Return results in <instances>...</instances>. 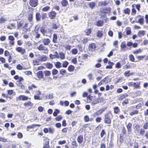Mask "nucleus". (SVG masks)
<instances>
[{
    "mask_svg": "<svg viewBox=\"0 0 148 148\" xmlns=\"http://www.w3.org/2000/svg\"><path fill=\"white\" fill-rule=\"evenodd\" d=\"M40 31L44 36H49L53 32L52 30L48 28L45 25L42 26L40 29Z\"/></svg>",
    "mask_w": 148,
    "mask_h": 148,
    "instance_id": "f257e3e1",
    "label": "nucleus"
},
{
    "mask_svg": "<svg viewBox=\"0 0 148 148\" xmlns=\"http://www.w3.org/2000/svg\"><path fill=\"white\" fill-rule=\"evenodd\" d=\"M111 115V114L110 113H107L104 115V122L106 124H108V126H110V124L111 123V119L110 118Z\"/></svg>",
    "mask_w": 148,
    "mask_h": 148,
    "instance_id": "f03ea898",
    "label": "nucleus"
},
{
    "mask_svg": "<svg viewBox=\"0 0 148 148\" xmlns=\"http://www.w3.org/2000/svg\"><path fill=\"white\" fill-rule=\"evenodd\" d=\"M37 48L40 51H43L44 53L46 54L48 53V49L42 44H40L37 47Z\"/></svg>",
    "mask_w": 148,
    "mask_h": 148,
    "instance_id": "7ed1b4c3",
    "label": "nucleus"
},
{
    "mask_svg": "<svg viewBox=\"0 0 148 148\" xmlns=\"http://www.w3.org/2000/svg\"><path fill=\"white\" fill-rule=\"evenodd\" d=\"M29 4L32 7H35L38 4V0H29Z\"/></svg>",
    "mask_w": 148,
    "mask_h": 148,
    "instance_id": "20e7f679",
    "label": "nucleus"
},
{
    "mask_svg": "<svg viewBox=\"0 0 148 148\" xmlns=\"http://www.w3.org/2000/svg\"><path fill=\"white\" fill-rule=\"evenodd\" d=\"M29 99L28 97L24 95H20L18 97L16 98L17 101L22 100L23 101L27 100Z\"/></svg>",
    "mask_w": 148,
    "mask_h": 148,
    "instance_id": "39448f33",
    "label": "nucleus"
},
{
    "mask_svg": "<svg viewBox=\"0 0 148 148\" xmlns=\"http://www.w3.org/2000/svg\"><path fill=\"white\" fill-rule=\"evenodd\" d=\"M25 23V20L23 19L21 20L19 22L17 23V29H19L22 27H23Z\"/></svg>",
    "mask_w": 148,
    "mask_h": 148,
    "instance_id": "423d86ee",
    "label": "nucleus"
},
{
    "mask_svg": "<svg viewBox=\"0 0 148 148\" xmlns=\"http://www.w3.org/2000/svg\"><path fill=\"white\" fill-rule=\"evenodd\" d=\"M16 50L17 52L21 53V54H23L25 52V49L20 47L16 48Z\"/></svg>",
    "mask_w": 148,
    "mask_h": 148,
    "instance_id": "0eeeda50",
    "label": "nucleus"
},
{
    "mask_svg": "<svg viewBox=\"0 0 148 148\" xmlns=\"http://www.w3.org/2000/svg\"><path fill=\"white\" fill-rule=\"evenodd\" d=\"M49 57L51 59L56 58H59V54L57 51H55L54 53L53 54H50L49 55Z\"/></svg>",
    "mask_w": 148,
    "mask_h": 148,
    "instance_id": "6e6552de",
    "label": "nucleus"
},
{
    "mask_svg": "<svg viewBox=\"0 0 148 148\" xmlns=\"http://www.w3.org/2000/svg\"><path fill=\"white\" fill-rule=\"evenodd\" d=\"M96 48L95 45L93 43L90 44L88 46V49L90 51H94Z\"/></svg>",
    "mask_w": 148,
    "mask_h": 148,
    "instance_id": "1a4fd4ad",
    "label": "nucleus"
},
{
    "mask_svg": "<svg viewBox=\"0 0 148 148\" xmlns=\"http://www.w3.org/2000/svg\"><path fill=\"white\" fill-rule=\"evenodd\" d=\"M105 110V109L104 108H102L100 110H97L95 112L94 114V115L98 116L101 115Z\"/></svg>",
    "mask_w": 148,
    "mask_h": 148,
    "instance_id": "9d476101",
    "label": "nucleus"
},
{
    "mask_svg": "<svg viewBox=\"0 0 148 148\" xmlns=\"http://www.w3.org/2000/svg\"><path fill=\"white\" fill-rule=\"evenodd\" d=\"M91 100V103L92 105L93 106L98 103L97 99H95L93 100L91 99V98L90 97H88L87 99V101L89 102V101Z\"/></svg>",
    "mask_w": 148,
    "mask_h": 148,
    "instance_id": "9b49d317",
    "label": "nucleus"
},
{
    "mask_svg": "<svg viewBox=\"0 0 148 148\" xmlns=\"http://www.w3.org/2000/svg\"><path fill=\"white\" fill-rule=\"evenodd\" d=\"M42 42L45 45H48L50 42V40L49 38H44L42 40Z\"/></svg>",
    "mask_w": 148,
    "mask_h": 148,
    "instance_id": "f8f14e48",
    "label": "nucleus"
},
{
    "mask_svg": "<svg viewBox=\"0 0 148 148\" xmlns=\"http://www.w3.org/2000/svg\"><path fill=\"white\" fill-rule=\"evenodd\" d=\"M56 13L55 12L52 11L49 13V18L51 19H53L56 17Z\"/></svg>",
    "mask_w": 148,
    "mask_h": 148,
    "instance_id": "ddd939ff",
    "label": "nucleus"
},
{
    "mask_svg": "<svg viewBox=\"0 0 148 148\" xmlns=\"http://www.w3.org/2000/svg\"><path fill=\"white\" fill-rule=\"evenodd\" d=\"M47 56L45 55H42L39 57L38 60L41 62H45L47 60Z\"/></svg>",
    "mask_w": 148,
    "mask_h": 148,
    "instance_id": "4468645a",
    "label": "nucleus"
},
{
    "mask_svg": "<svg viewBox=\"0 0 148 148\" xmlns=\"http://www.w3.org/2000/svg\"><path fill=\"white\" fill-rule=\"evenodd\" d=\"M38 77L39 79H41L43 78V75L42 71H39L37 73Z\"/></svg>",
    "mask_w": 148,
    "mask_h": 148,
    "instance_id": "2eb2a0df",
    "label": "nucleus"
},
{
    "mask_svg": "<svg viewBox=\"0 0 148 148\" xmlns=\"http://www.w3.org/2000/svg\"><path fill=\"white\" fill-rule=\"evenodd\" d=\"M41 125L39 124H32L30 126H28L27 127V131H29V129H32L34 128L36 126L40 127Z\"/></svg>",
    "mask_w": 148,
    "mask_h": 148,
    "instance_id": "dca6fc26",
    "label": "nucleus"
},
{
    "mask_svg": "<svg viewBox=\"0 0 148 148\" xmlns=\"http://www.w3.org/2000/svg\"><path fill=\"white\" fill-rule=\"evenodd\" d=\"M132 127V124L129 123L127 125L126 127L127 129V132L129 133H130L132 132L131 127Z\"/></svg>",
    "mask_w": 148,
    "mask_h": 148,
    "instance_id": "f3484780",
    "label": "nucleus"
},
{
    "mask_svg": "<svg viewBox=\"0 0 148 148\" xmlns=\"http://www.w3.org/2000/svg\"><path fill=\"white\" fill-rule=\"evenodd\" d=\"M45 140V143L44 144V146L43 148H49V140L47 138H46Z\"/></svg>",
    "mask_w": 148,
    "mask_h": 148,
    "instance_id": "a211bd4d",
    "label": "nucleus"
},
{
    "mask_svg": "<svg viewBox=\"0 0 148 148\" xmlns=\"http://www.w3.org/2000/svg\"><path fill=\"white\" fill-rule=\"evenodd\" d=\"M77 140L79 144H81L83 141V136L80 135L78 136L77 138Z\"/></svg>",
    "mask_w": 148,
    "mask_h": 148,
    "instance_id": "6ab92c4d",
    "label": "nucleus"
},
{
    "mask_svg": "<svg viewBox=\"0 0 148 148\" xmlns=\"http://www.w3.org/2000/svg\"><path fill=\"white\" fill-rule=\"evenodd\" d=\"M59 54V58L61 60H64L65 58V54L63 52H60Z\"/></svg>",
    "mask_w": 148,
    "mask_h": 148,
    "instance_id": "aec40b11",
    "label": "nucleus"
},
{
    "mask_svg": "<svg viewBox=\"0 0 148 148\" xmlns=\"http://www.w3.org/2000/svg\"><path fill=\"white\" fill-rule=\"evenodd\" d=\"M145 32L143 30L139 31L137 35L140 37H141L143 36L145 34Z\"/></svg>",
    "mask_w": 148,
    "mask_h": 148,
    "instance_id": "412c9836",
    "label": "nucleus"
},
{
    "mask_svg": "<svg viewBox=\"0 0 148 148\" xmlns=\"http://www.w3.org/2000/svg\"><path fill=\"white\" fill-rule=\"evenodd\" d=\"M128 95L126 93H125L120 95L119 98V100L121 101L124 99L125 97H128Z\"/></svg>",
    "mask_w": 148,
    "mask_h": 148,
    "instance_id": "4be33fe9",
    "label": "nucleus"
},
{
    "mask_svg": "<svg viewBox=\"0 0 148 148\" xmlns=\"http://www.w3.org/2000/svg\"><path fill=\"white\" fill-rule=\"evenodd\" d=\"M16 84L18 86L21 87V88L23 89L25 88V87L23 84L19 81H17L16 82Z\"/></svg>",
    "mask_w": 148,
    "mask_h": 148,
    "instance_id": "5701e85b",
    "label": "nucleus"
},
{
    "mask_svg": "<svg viewBox=\"0 0 148 148\" xmlns=\"http://www.w3.org/2000/svg\"><path fill=\"white\" fill-rule=\"evenodd\" d=\"M126 45L125 42H121L120 47L122 51L125 50V48L126 47Z\"/></svg>",
    "mask_w": 148,
    "mask_h": 148,
    "instance_id": "b1692460",
    "label": "nucleus"
},
{
    "mask_svg": "<svg viewBox=\"0 0 148 148\" xmlns=\"http://www.w3.org/2000/svg\"><path fill=\"white\" fill-rule=\"evenodd\" d=\"M62 6L63 7L66 6L68 4V1L67 0H62L61 2Z\"/></svg>",
    "mask_w": 148,
    "mask_h": 148,
    "instance_id": "393cba45",
    "label": "nucleus"
},
{
    "mask_svg": "<svg viewBox=\"0 0 148 148\" xmlns=\"http://www.w3.org/2000/svg\"><path fill=\"white\" fill-rule=\"evenodd\" d=\"M84 32L86 35L89 36L91 32V28L87 29L85 30Z\"/></svg>",
    "mask_w": 148,
    "mask_h": 148,
    "instance_id": "a878e982",
    "label": "nucleus"
},
{
    "mask_svg": "<svg viewBox=\"0 0 148 148\" xmlns=\"http://www.w3.org/2000/svg\"><path fill=\"white\" fill-rule=\"evenodd\" d=\"M56 68H60L62 67V63L59 62H57L55 64Z\"/></svg>",
    "mask_w": 148,
    "mask_h": 148,
    "instance_id": "bb28decb",
    "label": "nucleus"
},
{
    "mask_svg": "<svg viewBox=\"0 0 148 148\" xmlns=\"http://www.w3.org/2000/svg\"><path fill=\"white\" fill-rule=\"evenodd\" d=\"M24 105L25 106H33V104L30 101L25 102L24 103Z\"/></svg>",
    "mask_w": 148,
    "mask_h": 148,
    "instance_id": "cd10ccee",
    "label": "nucleus"
},
{
    "mask_svg": "<svg viewBox=\"0 0 148 148\" xmlns=\"http://www.w3.org/2000/svg\"><path fill=\"white\" fill-rule=\"evenodd\" d=\"M87 77H88L89 80L90 81L93 80L94 78H93L92 74L91 73H89L88 74Z\"/></svg>",
    "mask_w": 148,
    "mask_h": 148,
    "instance_id": "c85d7f7f",
    "label": "nucleus"
},
{
    "mask_svg": "<svg viewBox=\"0 0 148 148\" xmlns=\"http://www.w3.org/2000/svg\"><path fill=\"white\" fill-rule=\"evenodd\" d=\"M89 7L92 9L95 6V2H91L88 3Z\"/></svg>",
    "mask_w": 148,
    "mask_h": 148,
    "instance_id": "c756f323",
    "label": "nucleus"
},
{
    "mask_svg": "<svg viewBox=\"0 0 148 148\" xmlns=\"http://www.w3.org/2000/svg\"><path fill=\"white\" fill-rule=\"evenodd\" d=\"M107 5L106 2L105 1L99 2L98 3V5L99 6H105Z\"/></svg>",
    "mask_w": 148,
    "mask_h": 148,
    "instance_id": "7c9ffc66",
    "label": "nucleus"
},
{
    "mask_svg": "<svg viewBox=\"0 0 148 148\" xmlns=\"http://www.w3.org/2000/svg\"><path fill=\"white\" fill-rule=\"evenodd\" d=\"M41 16L40 14L39 13H37L36 14V20L38 21H39L41 18Z\"/></svg>",
    "mask_w": 148,
    "mask_h": 148,
    "instance_id": "2f4dec72",
    "label": "nucleus"
},
{
    "mask_svg": "<svg viewBox=\"0 0 148 148\" xmlns=\"http://www.w3.org/2000/svg\"><path fill=\"white\" fill-rule=\"evenodd\" d=\"M103 21L101 20L98 21L96 23V25L97 26H101L103 25Z\"/></svg>",
    "mask_w": 148,
    "mask_h": 148,
    "instance_id": "473e14b6",
    "label": "nucleus"
},
{
    "mask_svg": "<svg viewBox=\"0 0 148 148\" xmlns=\"http://www.w3.org/2000/svg\"><path fill=\"white\" fill-rule=\"evenodd\" d=\"M74 67L72 65H69L68 67V69L70 72L73 71H74Z\"/></svg>",
    "mask_w": 148,
    "mask_h": 148,
    "instance_id": "72a5a7b5",
    "label": "nucleus"
},
{
    "mask_svg": "<svg viewBox=\"0 0 148 148\" xmlns=\"http://www.w3.org/2000/svg\"><path fill=\"white\" fill-rule=\"evenodd\" d=\"M46 67L49 69H51L53 67L52 64L50 63H47L45 64Z\"/></svg>",
    "mask_w": 148,
    "mask_h": 148,
    "instance_id": "f704fd0d",
    "label": "nucleus"
},
{
    "mask_svg": "<svg viewBox=\"0 0 148 148\" xmlns=\"http://www.w3.org/2000/svg\"><path fill=\"white\" fill-rule=\"evenodd\" d=\"M130 71H126L124 73V75L126 77H129L131 75H132L133 73H130Z\"/></svg>",
    "mask_w": 148,
    "mask_h": 148,
    "instance_id": "c9c22d12",
    "label": "nucleus"
},
{
    "mask_svg": "<svg viewBox=\"0 0 148 148\" xmlns=\"http://www.w3.org/2000/svg\"><path fill=\"white\" fill-rule=\"evenodd\" d=\"M53 97V95L52 94H47L46 95L45 97L46 99H52Z\"/></svg>",
    "mask_w": 148,
    "mask_h": 148,
    "instance_id": "e433bc0d",
    "label": "nucleus"
},
{
    "mask_svg": "<svg viewBox=\"0 0 148 148\" xmlns=\"http://www.w3.org/2000/svg\"><path fill=\"white\" fill-rule=\"evenodd\" d=\"M138 23H139L141 25H142L144 23V19L143 18H140L138 20Z\"/></svg>",
    "mask_w": 148,
    "mask_h": 148,
    "instance_id": "4c0bfd02",
    "label": "nucleus"
},
{
    "mask_svg": "<svg viewBox=\"0 0 148 148\" xmlns=\"http://www.w3.org/2000/svg\"><path fill=\"white\" fill-rule=\"evenodd\" d=\"M60 112V111L59 110L56 109L55 110L53 113V115L55 116H56Z\"/></svg>",
    "mask_w": 148,
    "mask_h": 148,
    "instance_id": "58836bf2",
    "label": "nucleus"
},
{
    "mask_svg": "<svg viewBox=\"0 0 148 148\" xmlns=\"http://www.w3.org/2000/svg\"><path fill=\"white\" fill-rule=\"evenodd\" d=\"M134 129L135 130H137L138 131L139 130L140 127V126L139 125L137 124H134L133 125Z\"/></svg>",
    "mask_w": 148,
    "mask_h": 148,
    "instance_id": "ea45409f",
    "label": "nucleus"
},
{
    "mask_svg": "<svg viewBox=\"0 0 148 148\" xmlns=\"http://www.w3.org/2000/svg\"><path fill=\"white\" fill-rule=\"evenodd\" d=\"M45 75V76H49L51 75V72L48 71H44Z\"/></svg>",
    "mask_w": 148,
    "mask_h": 148,
    "instance_id": "a19ab883",
    "label": "nucleus"
},
{
    "mask_svg": "<svg viewBox=\"0 0 148 148\" xmlns=\"http://www.w3.org/2000/svg\"><path fill=\"white\" fill-rule=\"evenodd\" d=\"M62 66L64 68H66L69 64V62L66 61H64L63 62Z\"/></svg>",
    "mask_w": 148,
    "mask_h": 148,
    "instance_id": "79ce46f5",
    "label": "nucleus"
},
{
    "mask_svg": "<svg viewBox=\"0 0 148 148\" xmlns=\"http://www.w3.org/2000/svg\"><path fill=\"white\" fill-rule=\"evenodd\" d=\"M55 130L54 128L52 127H49V132L51 134H53Z\"/></svg>",
    "mask_w": 148,
    "mask_h": 148,
    "instance_id": "37998d69",
    "label": "nucleus"
},
{
    "mask_svg": "<svg viewBox=\"0 0 148 148\" xmlns=\"http://www.w3.org/2000/svg\"><path fill=\"white\" fill-rule=\"evenodd\" d=\"M28 23L25 21V23L23 28L24 29H25V30H27V27H28Z\"/></svg>",
    "mask_w": 148,
    "mask_h": 148,
    "instance_id": "c03bdc74",
    "label": "nucleus"
},
{
    "mask_svg": "<svg viewBox=\"0 0 148 148\" xmlns=\"http://www.w3.org/2000/svg\"><path fill=\"white\" fill-rule=\"evenodd\" d=\"M39 61L38 59L34 60L33 61V64L34 65H37L39 64Z\"/></svg>",
    "mask_w": 148,
    "mask_h": 148,
    "instance_id": "a18cd8bd",
    "label": "nucleus"
},
{
    "mask_svg": "<svg viewBox=\"0 0 148 148\" xmlns=\"http://www.w3.org/2000/svg\"><path fill=\"white\" fill-rule=\"evenodd\" d=\"M62 117L61 115H59L56 117L55 119L57 121H60L62 119Z\"/></svg>",
    "mask_w": 148,
    "mask_h": 148,
    "instance_id": "49530a36",
    "label": "nucleus"
},
{
    "mask_svg": "<svg viewBox=\"0 0 148 148\" xmlns=\"http://www.w3.org/2000/svg\"><path fill=\"white\" fill-rule=\"evenodd\" d=\"M72 53L74 55H75L78 52V51L76 49H72L71 51Z\"/></svg>",
    "mask_w": 148,
    "mask_h": 148,
    "instance_id": "de8ad7c7",
    "label": "nucleus"
},
{
    "mask_svg": "<svg viewBox=\"0 0 148 148\" xmlns=\"http://www.w3.org/2000/svg\"><path fill=\"white\" fill-rule=\"evenodd\" d=\"M28 19L29 21L31 22H32L33 19V15L32 14H29L28 15Z\"/></svg>",
    "mask_w": 148,
    "mask_h": 148,
    "instance_id": "09e8293b",
    "label": "nucleus"
},
{
    "mask_svg": "<svg viewBox=\"0 0 148 148\" xmlns=\"http://www.w3.org/2000/svg\"><path fill=\"white\" fill-rule=\"evenodd\" d=\"M143 128L144 130L148 129V121L144 124L143 125Z\"/></svg>",
    "mask_w": 148,
    "mask_h": 148,
    "instance_id": "8fccbe9b",
    "label": "nucleus"
},
{
    "mask_svg": "<svg viewBox=\"0 0 148 148\" xmlns=\"http://www.w3.org/2000/svg\"><path fill=\"white\" fill-rule=\"evenodd\" d=\"M124 12L125 14H129L130 12V10L128 8H126L124 10Z\"/></svg>",
    "mask_w": 148,
    "mask_h": 148,
    "instance_id": "3c124183",
    "label": "nucleus"
},
{
    "mask_svg": "<svg viewBox=\"0 0 148 148\" xmlns=\"http://www.w3.org/2000/svg\"><path fill=\"white\" fill-rule=\"evenodd\" d=\"M141 52V50L140 49H137L135 50H134L133 51V53L135 54H137L139 53H140Z\"/></svg>",
    "mask_w": 148,
    "mask_h": 148,
    "instance_id": "603ef678",
    "label": "nucleus"
},
{
    "mask_svg": "<svg viewBox=\"0 0 148 148\" xmlns=\"http://www.w3.org/2000/svg\"><path fill=\"white\" fill-rule=\"evenodd\" d=\"M58 73V71L56 69H53L52 70V74L53 75H56Z\"/></svg>",
    "mask_w": 148,
    "mask_h": 148,
    "instance_id": "864d4df0",
    "label": "nucleus"
},
{
    "mask_svg": "<svg viewBox=\"0 0 148 148\" xmlns=\"http://www.w3.org/2000/svg\"><path fill=\"white\" fill-rule=\"evenodd\" d=\"M50 8V7L48 6H46L45 7L43 8L42 10V11L44 12H46L48 11Z\"/></svg>",
    "mask_w": 148,
    "mask_h": 148,
    "instance_id": "5fc2aeb1",
    "label": "nucleus"
},
{
    "mask_svg": "<svg viewBox=\"0 0 148 148\" xmlns=\"http://www.w3.org/2000/svg\"><path fill=\"white\" fill-rule=\"evenodd\" d=\"M138 113V111L137 110H134L132 112L130 113V114L131 116H132L135 114H137Z\"/></svg>",
    "mask_w": 148,
    "mask_h": 148,
    "instance_id": "6e6d98bb",
    "label": "nucleus"
},
{
    "mask_svg": "<svg viewBox=\"0 0 148 148\" xmlns=\"http://www.w3.org/2000/svg\"><path fill=\"white\" fill-rule=\"evenodd\" d=\"M60 73L61 75H64L66 73V71L65 69H62L60 70Z\"/></svg>",
    "mask_w": 148,
    "mask_h": 148,
    "instance_id": "4d7b16f0",
    "label": "nucleus"
},
{
    "mask_svg": "<svg viewBox=\"0 0 148 148\" xmlns=\"http://www.w3.org/2000/svg\"><path fill=\"white\" fill-rule=\"evenodd\" d=\"M57 36L56 34H54L53 35V42H56L57 40Z\"/></svg>",
    "mask_w": 148,
    "mask_h": 148,
    "instance_id": "13d9d810",
    "label": "nucleus"
},
{
    "mask_svg": "<svg viewBox=\"0 0 148 148\" xmlns=\"http://www.w3.org/2000/svg\"><path fill=\"white\" fill-rule=\"evenodd\" d=\"M97 36L99 37H100L102 36L103 35V34L102 31H98L97 33Z\"/></svg>",
    "mask_w": 148,
    "mask_h": 148,
    "instance_id": "bf43d9fd",
    "label": "nucleus"
},
{
    "mask_svg": "<svg viewBox=\"0 0 148 148\" xmlns=\"http://www.w3.org/2000/svg\"><path fill=\"white\" fill-rule=\"evenodd\" d=\"M130 60L132 62H134V61L135 59L134 56L132 55H130L129 56Z\"/></svg>",
    "mask_w": 148,
    "mask_h": 148,
    "instance_id": "052dcab7",
    "label": "nucleus"
},
{
    "mask_svg": "<svg viewBox=\"0 0 148 148\" xmlns=\"http://www.w3.org/2000/svg\"><path fill=\"white\" fill-rule=\"evenodd\" d=\"M64 47L66 50H70L71 47V46L69 45H66Z\"/></svg>",
    "mask_w": 148,
    "mask_h": 148,
    "instance_id": "680f3d73",
    "label": "nucleus"
},
{
    "mask_svg": "<svg viewBox=\"0 0 148 148\" xmlns=\"http://www.w3.org/2000/svg\"><path fill=\"white\" fill-rule=\"evenodd\" d=\"M114 113L117 114L119 111V108L118 107H115L114 108Z\"/></svg>",
    "mask_w": 148,
    "mask_h": 148,
    "instance_id": "e2e57ef3",
    "label": "nucleus"
},
{
    "mask_svg": "<svg viewBox=\"0 0 148 148\" xmlns=\"http://www.w3.org/2000/svg\"><path fill=\"white\" fill-rule=\"evenodd\" d=\"M16 67L17 69L19 70H21L22 69H25L24 68H23L22 66H21L20 64L17 65Z\"/></svg>",
    "mask_w": 148,
    "mask_h": 148,
    "instance_id": "0e129e2a",
    "label": "nucleus"
},
{
    "mask_svg": "<svg viewBox=\"0 0 148 148\" xmlns=\"http://www.w3.org/2000/svg\"><path fill=\"white\" fill-rule=\"evenodd\" d=\"M97 101L98 103H99V102H103V98L102 97H99L97 98Z\"/></svg>",
    "mask_w": 148,
    "mask_h": 148,
    "instance_id": "69168bd1",
    "label": "nucleus"
},
{
    "mask_svg": "<svg viewBox=\"0 0 148 148\" xmlns=\"http://www.w3.org/2000/svg\"><path fill=\"white\" fill-rule=\"evenodd\" d=\"M84 120L85 122H87L89 121V118L88 116L86 115L84 118Z\"/></svg>",
    "mask_w": 148,
    "mask_h": 148,
    "instance_id": "338daca9",
    "label": "nucleus"
},
{
    "mask_svg": "<svg viewBox=\"0 0 148 148\" xmlns=\"http://www.w3.org/2000/svg\"><path fill=\"white\" fill-rule=\"evenodd\" d=\"M121 67V64L119 62H118L115 65V67L118 69L120 68Z\"/></svg>",
    "mask_w": 148,
    "mask_h": 148,
    "instance_id": "774afa93",
    "label": "nucleus"
}]
</instances>
